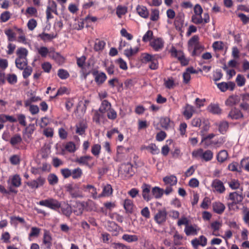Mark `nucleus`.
Returning a JSON list of instances; mask_svg holds the SVG:
<instances>
[{"instance_id": "obj_1", "label": "nucleus", "mask_w": 249, "mask_h": 249, "mask_svg": "<svg viewBox=\"0 0 249 249\" xmlns=\"http://www.w3.org/2000/svg\"><path fill=\"white\" fill-rule=\"evenodd\" d=\"M38 205L46 207L53 210L57 211L67 217H70L72 213L71 207L68 204L61 206V203L58 200L53 198L42 200L37 203Z\"/></svg>"}, {"instance_id": "obj_2", "label": "nucleus", "mask_w": 249, "mask_h": 249, "mask_svg": "<svg viewBox=\"0 0 249 249\" xmlns=\"http://www.w3.org/2000/svg\"><path fill=\"white\" fill-rule=\"evenodd\" d=\"M203 10L201 6L196 4L194 7V15L192 16L191 20L195 24H206L210 21V18L208 13L204 14V18L202 17Z\"/></svg>"}, {"instance_id": "obj_3", "label": "nucleus", "mask_w": 249, "mask_h": 249, "mask_svg": "<svg viewBox=\"0 0 249 249\" xmlns=\"http://www.w3.org/2000/svg\"><path fill=\"white\" fill-rule=\"evenodd\" d=\"M192 158L196 160H201L202 161L208 162L213 160V152L211 150H204L202 148L194 150L192 153Z\"/></svg>"}, {"instance_id": "obj_4", "label": "nucleus", "mask_w": 249, "mask_h": 249, "mask_svg": "<svg viewBox=\"0 0 249 249\" xmlns=\"http://www.w3.org/2000/svg\"><path fill=\"white\" fill-rule=\"evenodd\" d=\"M199 36L195 35L188 41V50L192 51L191 55L193 56H198L204 49V47L199 42Z\"/></svg>"}, {"instance_id": "obj_5", "label": "nucleus", "mask_w": 249, "mask_h": 249, "mask_svg": "<svg viewBox=\"0 0 249 249\" xmlns=\"http://www.w3.org/2000/svg\"><path fill=\"white\" fill-rule=\"evenodd\" d=\"M141 61L143 63H150L149 68L151 70H155L158 69V61L155 58V55L147 53H143L142 56Z\"/></svg>"}, {"instance_id": "obj_6", "label": "nucleus", "mask_w": 249, "mask_h": 249, "mask_svg": "<svg viewBox=\"0 0 249 249\" xmlns=\"http://www.w3.org/2000/svg\"><path fill=\"white\" fill-rule=\"evenodd\" d=\"M170 53L172 57L178 59L182 66H187L189 64V60L186 58L182 51H178L175 47L173 46L170 50Z\"/></svg>"}, {"instance_id": "obj_7", "label": "nucleus", "mask_w": 249, "mask_h": 249, "mask_svg": "<svg viewBox=\"0 0 249 249\" xmlns=\"http://www.w3.org/2000/svg\"><path fill=\"white\" fill-rule=\"evenodd\" d=\"M92 159V157L89 155H85L77 157L73 160V161L79 165L86 166L89 168L91 169L94 166V162H91Z\"/></svg>"}, {"instance_id": "obj_8", "label": "nucleus", "mask_w": 249, "mask_h": 249, "mask_svg": "<svg viewBox=\"0 0 249 249\" xmlns=\"http://www.w3.org/2000/svg\"><path fill=\"white\" fill-rule=\"evenodd\" d=\"M53 241L52 235L50 231L48 230H44L41 246L43 247L44 249H51L53 246Z\"/></svg>"}, {"instance_id": "obj_9", "label": "nucleus", "mask_w": 249, "mask_h": 249, "mask_svg": "<svg viewBox=\"0 0 249 249\" xmlns=\"http://www.w3.org/2000/svg\"><path fill=\"white\" fill-rule=\"evenodd\" d=\"M65 188L72 198L82 197L83 196L82 192L76 184L74 185L71 184H67L66 185Z\"/></svg>"}, {"instance_id": "obj_10", "label": "nucleus", "mask_w": 249, "mask_h": 249, "mask_svg": "<svg viewBox=\"0 0 249 249\" xmlns=\"http://www.w3.org/2000/svg\"><path fill=\"white\" fill-rule=\"evenodd\" d=\"M167 218V212L165 208L158 210L157 213L154 215L155 221L159 225L164 224Z\"/></svg>"}, {"instance_id": "obj_11", "label": "nucleus", "mask_w": 249, "mask_h": 249, "mask_svg": "<svg viewBox=\"0 0 249 249\" xmlns=\"http://www.w3.org/2000/svg\"><path fill=\"white\" fill-rule=\"evenodd\" d=\"M52 13H53L56 15H58L57 4L54 0H49L48 2V4L46 11V19L48 21L53 18V16L52 14Z\"/></svg>"}, {"instance_id": "obj_12", "label": "nucleus", "mask_w": 249, "mask_h": 249, "mask_svg": "<svg viewBox=\"0 0 249 249\" xmlns=\"http://www.w3.org/2000/svg\"><path fill=\"white\" fill-rule=\"evenodd\" d=\"M94 80L97 85H102L107 80V76L104 72H99L98 70H93L92 71Z\"/></svg>"}, {"instance_id": "obj_13", "label": "nucleus", "mask_w": 249, "mask_h": 249, "mask_svg": "<svg viewBox=\"0 0 249 249\" xmlns=\"http://www.w3.org/2000/svg\"><path fill=\"white\" fill-rule=\"evenodd\" d=\"M45 182V178L40 176L36 179L25 182L31 189H37L42 186Z\"/></svg>"}, {"instance_id": "obj_14", "label": "nucleus", "mask_w": 249, "mask_h": 249, "mask_svg": "<svg viewBox=\"0 0 249 249\" xmlns=\"http://www.w3.org/2000/svg\"><path fill=\"white\" fill-rule=\"evenodd\" d=\"M227 199L231 201H234V203L240 204L242 202L244 199V196L242 192L236 191L230 193Z\"/></svg>"}, {"instance_id": "obj_15", "label": "nucleus", "mask_w": 249, "mask_h": 249, "mask_svg": "<svg viewBox=\"0 0 249 249\" xmlns=\"http://www.w3.org/2000/svg\"><path fill=\"white\" fill-rule=\"evenodd\" d=\"M7 183L10 184L9 186H12L13 188H18L21 185V178L18 174H15L10 176Z\"/></svg>"}, {"instance_id": "obj_16", "label": "nucleus", "mask_w": 249, "mask_h": 249, "mask_svg": "<svg viewBox=\"0 0 249 249\" xmlns=\"http://www.w3.org/2000/svg\"><path fill=\"white\" fill-rule=\"evenodd\" d=\"M207 244V239L204 235H201L198 238H195L191 241L193 248L196 249L199 246L205 247Z\"/></svg>"}, {"instance_id": "obj_17", "label": "nucleus", "mask_w": 249, "mask_h": 249, "mask_svg": "<svg viewBox=\"0 0 249 249\" xmlns=\"http://www.w3.org/2000/svg\"><path fill=\"white\" fill-rule=\"evenodd\" d=\"M164 42L161 38H154L150 42V46L156 52L161 50L164 47Z\"/></svg>"}, {"instance_id": "obj_18", "label": "nucleus", "mask_w": 249, "mask_h": 249, "mask_svg": "<svg viewBox=\"0 0 249 249\" xmlns=\"http://www.w3.org/2000/svg\"><path fill=\"white\" fill-rule=\"evenodd\" d=\"M217 88L222 91L225 92L228 89L231 91H232L235 86V84L234 82L230 81L228 82H222L219 83H216Z\"/></svg>"}, {"instance_id": "obj_19", "label": "nucleus", "mask_w": 249, "mask_h": 249, "mask_svg": "<svg viewBox=\"0 0 249 249\" xmlns=\"http://www.w3.org/2000/svg\"><path fill=\"white\" fill-rule=\"evenodd\" d=\"M212 187L214 192L219 194H223L225 191V187L223 183L219 179H215L213 181Z\"/></svg>"}, {"instance_id": "obj_20", "label": "nucleus", "mask_w": 249, "mask_h": 249, "mask_svg": "<svg viewBox=\"0 0 249 249\" xmlns=\"http://www.w3.org/2000/svg\"><path fill=\"white\" fill-rule=\"evenodd\" d=\"M142 196L144 200L148 202L152 198L150 195L151 186L149 184L144 183L142 186Z\"/></svg>"}, {"instance_id": "obj_21", "label": "nucleus", "mask_w": 249, "mask_h": 249, "mask_svg": "<svg viewBox=\"0 0 249 249\" xmlns=\"http://www.w3.org/2000/svg\"><path fill=\"white\" fill-rule=\"evenodd\" d=\"M228 117L232 120H238L243 118L244 115L239 109L233 107L229 112Z\"/></svg>"}, {"instance_id": "obj_22", "label": "nucleus", "mask_w": 249, "mask_h": 249, "mask_svg": "<svg viewBox=\"0 0 249 249\" xmlns=\"http://www.w3.org/2000/svg\"><path fill=\"white\" fill-rule=\"evenodd\" d=\"M195 110L194 107L189 104H186L184 107V110L182 112V114L185 117L186 119H190L193 116Z\"/></svg>"}, {"instance_id": "obj_23", "label": "nucleus", "mask_w": 249, "mask_h": 249, "mask_svg": "<svg viewBox=\"0 0 249 249\" xmlns=\"http://www.w3.org/2000/svg\"><path fill=\"white\" fill-rule=\"evenodd\" d=\"M213 209L214 213L217 214L222 213L225 210L224 204L220 201H216L213 203Z\"/></svg>"}, {"instance_id": "obj_24", "label": "nucleus", "mask_w": 249, "mask_h": 249, "mask_svg": "<svg viewBox=\"0 0 249 249\" xmlns=\"http://www.w3.org/2000/svg\"><path fill=\"white\" fill-rule=\"evenodd\" d=\"M49 56L53 59L56 63L60 64L64 62V58L59 53L55 52H50Z\"/></svg>"}, {"instance_id": "obj_25", "label": "nucleus", "mask_w": 249, "mask_h": 249, "mask_svg": "<svg viewBox=\"0 0 249 249\" xmlns=\"http://www.w3.org/2000/svg\"><path fill=\"white\" fill-rule=\"evenodd\" d=\"M136 11L141 17L144 18H148L149 12L145 6L139 5L136 8Z\"/></svg>"}, {"instance_id": "obj_26", "label": "nucleus", "mask_w": 249, "mask_h": 249, "mask_svg": "<svg viewBox=\"0 0 249 249\" xmlns=\"http://www.w3.org/2000/svg\"><path fill=\"white\" fill-rule=\"evenodd\" d=\"M123 205L126 213H133L134 204L132 200L125 199L124 201Z\"/></svg>"}, {"instance_id": "obj_27", "label": "nucleus", "mask_w": 249, "mask_h": 249, "mask_svg": "<svg viewBox=\"0 0 249 249\" xmlns=\"http://www.w3.org/2000/svg\"><path fill=\"white\" fill-rule=\"evenodd\" d=\"M196 226H193L188 225L185 226L184 232L187 236L196 235L197 234L198 230L196 229Z\"/></svg>"}, {"instance_id": "obj_28", "label": "nucleus", "mask_w": 249, "mask_h": 249, "mask_svg": "<svg viewBox=\"0 0 249 249\" xmlns=\"http://www.w3.org/2000/svg\"><path fill=\"white\" fill-rule=\"evenodd\" d=\"M15 64L17 68L22 70L27 66V59L25 58H17L15 60Z\"/></svg>"}, {"instance_id": "obj_29", "label": "nucleus", "mask_w": 249, "mask_h": 249, "mask_svg": "<svg viewBox=\"0 0 249 249\" xmlns=\"http://www.w3.org/2000/svg\"><path fill=\"white\" fill-rule=\"evenodd\" d=\"M112 192L113 189L111 185L107 184L104 187L102 193L98 196V198L104 196H109L112 195Z\"/></svg>"}, {"instance_id": "obj_30", "label": "nucleus", "mask_w": 249, "mask_h": 249, "mask_svg": "<svg viewBox=\"0 0 249 249\" xmlns=\"http://www.w3.org/2000/svg\"><path fill=\"white\" fill-rule=\"evenodd\" d=\"M163 181L166 185H170V186L175 185L178 182L177 178L174 175H171L169 176H166L163 178Z\"/></svg>"}, {"instance_id": "obj_31", "label": "nucleus", "mask_w": 249, "mask_h": 249, "mask_svg": "<svg viewBox=\"0 0 249 249\" xmlns=\"http://www.w3.org/2000/svg\"><path fill=\"white\" fill-rule=\"evenodd\" d=\"M228 152L225 150H222L220 151L216 155V159L220 163H223L228 159Z\"/></svg>"}, {"instance_id": "obj_32", "label": "nucleus", "mask_w": 249, "mask_h": 249, "mask_svg": "<svg viewBox=\"0 0 249 249\" xmlns=\"http://www.w3.org/2000/svg\"><path fill=\"white\" fill-rule=\"evenodd\" d=\"M7 121H8L10 123H16L17 122V120L16 118L13 117V116H10L4 114H0V124H3V123H5Z\"/></svg>"}, {"instance_id": "obj_33", "label": "nucleus", "mask_w": 249, "mask_h": 249, "mask_svg": "<svg viewBox=\"0 0 249 249\" xmlns=\"http://www.w3.org/2000/svg\"><path fill=\"white\" fill-rule=\"evenodd\" d=\"M111 108V104L107 100L102 101L101 106L99 109V111L102 113L107 112Z\"/></svg>"}, {"instance_id": "obj_34", "label": "nucleus", "mask_w": 249, "mask_h": 249, "mask_svg": "<svg viewBox=\"0 0 249 249\" xmlns=\"http://www.w3.org/2000/svg\"><path fill=\"white\" fill-rule=\"evenodd\" d=\"M151 193L152 196H153L156 199H159L161 198L163 196V189L156 186L152 188Z\"/></svg>"}, {"instance_id": "obj_35", "label": "nucleus", "mask_w": 249, "mask_h": 249, "mask_svg": "<svg viewBox=\"0 0 249 249\" xmlns=\"http://www.w3.org/2000/svg\"><path fill=\"white\" fill-rule=\"evenodd\" d=\"M38 36L44 42L47 41H51L52 39L55 38L57 36V35L53 34H48L45 32H43L41 34H39Z\"/></svg>"}, {"instance_id": "obj_36", "label": "nucleus", "mask_w": 249, "mask_h": 249, "mask_svg": "<svg viewBox=\"0 0 249 249\" xmlns=\"http://www.w3.org/2000/svg\"><path fill=\"white\" fill-rule=\"evenodd\" d=\"M83 176V171L80 167H77L71 170V177L73 179H79Z\"/></svg>"}, {"instance_id": "obj_37", "label": "nucleus", "mask_w": 249, "mask_h": 249, "mask_svg": "<svg viewBox=\"0 0 249 249\" xmlns=\"http://www.w3.org/2000/svg\"><path fill=\"white\" fill-rule=\"evenodd\" d=\"M119 226L113 221H108L107 225V230L111 232H116V235L119 231Z\"/></svg>"}, {"instance_id": "obj_38", "label": "nucleus", "mask_w": 249, "mask_h": 249, "mask_svg": "<svg viewBox=\"0 0 249 249\" xmlns=\"http://www.w3.org/2000/svg\"><path fill=\"white\" fill-rule=\"evenodd\" d=\"M210 226L213 230V234L215 236H219V235L216 232L220 229L222 224L218 221H215L211 223Z\"/></svg>"}, {"instance_id": "obj_39", "label": "nucleus", "mask_w": 249, "mask_h": 249, "mask_svg": "<svg viewBox=\"0 0 249 249\" xmlns=\"http://www.w3.org/2000/svg\"><path fill=\"white\" fill-rule=\"evenodd\" d=\"M22 142V138L19 134H16L12 136L9 141L12 146H15L20 144Z\"/></svg>"}, {"instance_id": "obj_40", "label": "nucleus", "mask_w": 249, "mask_h": 249, "mask_svg": "<svg viewBox=\"0 0 249 249\" xmlns=\"http://www.w3.org/2000/svg\"><path fill=\"white\" fill-rule=\"evenodd\" d=\"M124 173L129 177L132 176L134 173L133 171V166L130 163H127L122 166Z\"/></svg>"}, {"instance_id": "obj_41", "label": "nucleus", "mask_w": 249, "mask_h": 249, "mask_svg": "<svg viewBox=\"0 0 249 249\" xmlns=\"http://www.w3.org/2000/svg\"><path fill=\"white\" fill-rule=\"evenodd\" d=\"M143 148L149 151L153 155L158 154L160 152L159 148L154 143L145 146Z\"/></svg>"}, {"instance_id": "obj_42", "label": "nucleus", "mask_w": 249, "mask_h": 249, "mask_svg": "<svg viewBox=\"0 0 249 249\" xmlns=\"http://www.w3.org/2000/svg\"><path fill=\"white\" fill-rule=\"evenodd\" d=\"M122 239L128 243H131L137 241L138 237L136 235L124 234L123 235Z\"/></svg>"}, {"instance_id": "obj_43", "label": "nucleus", "mask_w": 249, "mask_h": 249, "mask_svg": "<svg viewBox=\"0 0 249 249\" xmlns=\"http://www.w3.org/2000/svg\"><path fill=\"white\" fill-rule=\"evenodd\" d=\"M76 133L80 135L85 134L87 126L83 122H81L76 125Z\"/></svg>"}, {"instance_id": "obj_44", "label": "nucleus", "mask_w": 249, "mask_h": 249, "mask_svg": "<svg viewBox=\"0 0 249 249\" xmlns=\"http://www.w3.org/2000/svg\"><path fill=\"white\" fill-rule=\"evenodd\" d=\"M28 53V51L26 48L23 47L18 48L17 51V58H27Z\"/></svg>"}, {"instance_id": "obj_45", "label": "nucleus", "mask_w": 249, "mask_h": 249, "mask_svg": "<svg viewBox=\"0 0 249 249\" xmlns=\"http://www.w3.org/2000/svg\"><path fill=\"white\" fill-rule=\"evenodd\" d=\"M47 179L48 182L51 185H54L58 183V178L54 174H50L48 175Z\"/></svg>"}, {"instance_id": "obj_46", "label": "nucleus", "mask_w": 249, "mask_h": 249, "mask_svg": "<svg viewBox=\"0 0 249 249\" xmlns=\"http://www.w3.org/2000/svg\"><path fill=\"white\" fill-rule=\"evenodd\" d=\"M105 45L106 43L104 41L96 39L94 46V50L96 52L101 51L104 49Z\"/></svg>"}, {"instance_id": "obj_47", "label": "nucleus", "mask_w": 249, "mask_h": 249, "mask_svg": "<svg viewBox=\"0 0 249 249\" xmlns=\"http://www.w3.org/2000/svg\"><path fill=\"white\" fill-rule=\"evenodd\" d=\"M0 192L3 194H9L10 193L17 194L18 190L13 188L12 186H8V190H7L3 185H0Z\"/></svg>"}, {"instance_id": "obj_48", "label": "nucleus", "mask_w": 249, "mask_h": 249, "mask_svg": "<svg viewBox=\"0 0 249 249\" xmlns=\"http://www.w3.org/2000/svg\"><path fill=\"white\" fill-rule=\"evenodd\" d=\"M97 20V18L96 17L88 15L82 19V23L83 24H86V26H89V24L91 22H95Z\"/></svg>"}, {"instance_id": "obj_49", "label": "nucleus", "mask_w": 249, "mask_h": 249, "mask_svg": "<svg viewBox=\"0 0 249 249\" xmlns=\"http://www.w3.org/2000/svg\"><path fill=\"white\" fill-rule=\"evenodd\" d=\"M184 21L180 17H177L174 21V25L177 30L180 31L183 27Z\"/></svg>"}, {"instance_id": "obj_50", "label": "nucleus", "mask_w": 249, "mask_h": 249, "mask_svg": "<svg viewBox=\"0 0 249 249\" xmlns=\"http://www.w3.org/2000/svg\"><path fill=\"white\" fill-rule=\"evenodd\" d=\"M228 128V123L227 121H223L219 124L218 129L220 133L224 134L227 132Z\"/></svg>"}, {"instance_id": "obj_51", "label": "nucleus", "mask_w": 249, "mask_h": 249, "mask_svg": "<svg viewBox=\"0 0 249 249\" xmlns=\"http://www.w3.org/2000/svg\"><path fill=\"white\" fill-rule=\"evenodd\" d=\"M4 33L7 36L8 40L9 41H13L16 40V34L12 29H9L6 30Z\"/></svg>"}, {"instance_id": "obj_52", "label": "nucleus", "mask_w": 249, "mask_h": 249, "mask_svg": "<svg viewBox=\"0 0 249 249\" xmlns=\"http://www.w3.org/2000/svg\"><path fill=\"white\" fill-rule=\"evenodd\" d=\"M101 147L100 144H95L91 147V153L94 156L98 157V156L101 152Z\"/></svg>"}, {"instance_id": "obj_53", "label": "nucleus", "mask_w": 249, "mask_h": 249, "mask_svg": "<svg viewBox=\"0 0 249 249\" xmlns=\"http://www.w3.org/2000/svg\"><path fill=\"white\" fill-rule=\"evenodd\" d=\"M127 12V8L125 6L119 5L116 8V14L117 16L121 18L123 15L125 14Z\"/></svg>"}, {"instance_id": "obj_54", "label": "nucleus", "mask_w": 249, "mask_h": 249, "mask_svg": "<svg viewBox=\"0 0 249 249\" xmlns=\"http://www.w3.org/2000/svg\"><path fill=\"white\" fill-rule=\"evenodd\" d=\"M139 51L138 48H135L134 49H126L124 51V54L128 58L135 54Z\"/></svg>"}, {"instance_id": "obj_55", "label": "nucleus", "mask_w": 249, "mask_h": 249, "mask_svg": "<svg viewBox=\"0 0 249 249\" xmlns=\"http://www.w3.org/2000/svg\"><path fill=\"white\" fill-rule=\"evenodd\" d=\"M229 187L232 190H236L239 188L240 184L237 179H232L228 182Z\"/></svg>"}, {"instance_id": "obj_56", "label": "nucleus", "mask_w": 249, "mask_h": 249, "mask_svg": "<svg viewBox=\"0 0 249 249\" xmlns=\"http://www.w3.org/2000/svg\"><path fill=\"white\" fill-rule=\"evenodd\" d=\"M240 165L246 171L249 172V157L242 159L240 161Z\"/></svg>"}, {"instance_id": "obj_57", "label": "nucleus", "mask_w": 249, "mask_h": 249, "mask_svg": "<svg viewBox=\"0 0 249 249\" xmlns=\"http://www.w3.org/2000/svg\"><path fill=\"white\" fill-rule=\"evenodd\" d=\"M210 111L213 114H219L221 113V109L217 105H211L209 107Z\"/></svg>"}, {"instance_id": "obj_58", "label": "nucleus", "mask_w": 249, "mask_h": 249, "mask_svg": "<svg viewBox=\"0 0 249 249\" xmlns=\"http://www.w3.org/2000/svg\"><path fill=\"white\" fill-rule=\"evenodd\" d=\"M212 47L214 51H222L224 49V43L222 41H216L213 43Z\"/></svg>"}, {"instance_id": "obj_59", "label": "nucleus", "mask_w": 249, "mask_h": 249, "mask_svg": "<svg viewBox=\"0 0 249 249\" xmlns=\"http://www.w3.org/2000/svg\"><path fill=\"white\" fill-rule=\"evenodd\" d=\"M16 115L17 117V119H16L18 121L19 124L23 126H26L27 125V123L25 115L23 114H17Z\"/></svg>"}, {"instance_id": "obj_60", "label": "nucleus", "mask_w": 249, "mask_h": 249, "mask_svg": "<svg viewBox=\"0 0 249 249\" xmlns=\"http://www.w3.org/2000/svg\"><path fill=\"white\" fill-rule=\"evenodd\" d=\"M235 81L239 87H242L245 84L246 79L243 75L238 74L236 78Z\"/></svg>"}, {"instance_id": "obj_61", "label": "nucleus", "mask_w": 249, "mask_h": 249, "mask_svg": "<svg viewBox=\"0 0 249 249\" xmlns=\"http://www.w3.org/2000/svg\"><path fill=\"white\" fill-rule=\"evenodd\" d=\"M58 76L61 79H66L70 76L67 71L64 69H59L57 72Z\"/></svg>"}, {"instance_id": "obj_62", "label": "nucleus", "mask_w": 249, "mask_h": 249, "mask_svg": "<svg viewBox=\"0 0 249 249\" xmlns=\"http://www.w3.org/2000/svg\"><path fill=\"white\" fill-rule=\"evenodd\" d=\"M71 170L68 168L60 169V173L64 178H68L71 176Z\"/></svg>"}, {"instance_id": "obj_63", "label": "nucleus", "mask_w": 249, "mask_h": 249, "mask_svg": "<svg viewBox=\"0 0 249 249\" xmlns=\"http://www.w3.org/2000/svg\"><path fill=\"white\" fill-rule=\"evenodd\" d=\"M153 36V32L151 30H148L143 36L142 40L144 42L149 41L152 39Z\"/></svg>"}, {"instance_id": "obj_64", "label": "nucleus", "mask_w": 249, "mask_h": 249, "mask_svg": "<svg viewBox=\"0 0 249 249\" xmlns=\"http://www.w3.org/2000/svg\"><path fill=\"white\" fill-rule=\"evenodd\" d=\"M38 53L42 57H46L49 53L48 49L46 47H40L37 50Z\"/></svg>"}]
</instances>
